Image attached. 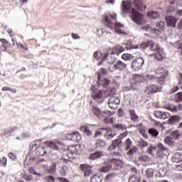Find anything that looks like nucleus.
<instances>
[{
  "mask_svg": "<svg viewBox=\"0 0 182 182\" xmlns=\"http://www.w3.org/2000/svg\"><path fill=\"white\" fill-rule=\"evenodd\" d=\"M121 7L124 14H132L131 18L136 25H144L146 23L144 16L136 11V9H132V4L128 0L122 1Z\"/></svg>",
  "mask_w": 182,
  "mask_h": 182,
  "instance_id": "f257e3e1",
  "label": "nucleus"
},
{
  "mask_svg": "<svg viewBox=\"0 0 182 182\" xmlns=\"http://www.w3.org/2000/svg\"><path fill=\"white\" fill-rule=\"evenodd\" d=\"M114 25V31L117 33V35H127V33L120 29V28L124 27V25H123L122 23L115 22Z\"/></svg>",
  "mask_w": 182,
  "mask_h": 182,
  "instance_id": "f8f14e48",
  "label": "nucleus"
},
{
  "mask_svg": "<svg viewBox=\"0 0 182 182\" xmlns=\"http://www.w3.org/2000/svg\"><path fill=\"white\" fill-rule=\"evenodd\" d=\"M164 156V152L163 151H157L156 152V154L154 157H156V159H163V156Z\"/></svg>",
  "mask_w": 182,
  "mask_h": 182,
  "instance_id": "8fccbe9b",
  "label": "nucleus"
},
{
  "mask_svg": "<svg viewBox=\"0 0 182 182\" xmlns=\"http://www.w3.org/2000/svg\"><path fill=\"white\" fill-rule=\"evenodd\" d=\"M112 115H107L106 117H103L101 120H104L105 123H109V124H113L114 123V118H109Z\"/></svg>",
  "mask_w": 182,
  "mask_h": 182,
  "instance_id": "c9c22d12",
  "label": "nucleus"
},
{
  "mask_svg": "<svg viewBox=\"0 0 182 182\" xmlns=\"http://www.w3.org/2000/svg\"><path fill=\"white\" fill-rule=\"evenodd\" d=\"M57 180H58V181H60V182H69L68 178H62V177H58Z\"/></svg>",
  "mask_w": 182,
  "mask_h": 182,
  "instance_id": "774afa93",
  "label": "nucleus"
},
{
  "mask_svg": "<svg viewBox=\"0 0 182 182\" xmlns=\"http://www.w3.org/2000/svg\"><path fill=\"white\" fill-rule=\"evenodd\" d=\"M130 117L133 122H137L139 117L136 114V112L134 110L132 109L129 110Z\"/></svg>",
  "mask_w": 182,
  "mask_h": 182,
  "instance_id": "ea45409f",
  "label": "nucleus"
},
{
  "mask_svg": "<svg viewBox=\"0 0 182 182\" xmlns=\"http://www.w3.org/2000/svg\"><path fill=\"white\" fill-rule=\"evenodd\" d=\"M105 97H109V96H113V95L116 94L115 88H109L106 91L104 92Z\"/></svg>",
  "mask_w": 182,
  "mask_h": 182,
  "instance_id": "bb28decb",
  "label": "nucleus"
},
{
  "mask_svg": "<svg viewBox=\"0 0 182 182\" xmlns=\"http://www.w3.org/2000/svg\"><path fill=\"white\" fill-rule=\"evenodd\" d=\"M109 85H110V80L107 78L100 80V78H98V85L97 86L92 85L91 88V90L93 91V92H92V99H94V100L102 99V97H103V91L100 90L97 91V87L98 86H102V87H107Z\"/></svg>",
  "mask_w": 182,
  "mask_h": 182,
  "instance_id": "7ed1b4c3",
  "label": "nucleus"
},
{
  "mask_svg": "<svg viewBox=\"0 0 182 182\" xmlns=\"http://www.w3.org/2000/svg\"><path fill=\"white\" fill-rule=\"evenodd\" d=\"M143 65H144V59L139 57L132 61L131 68L134 72H139V70H141Z\"/></svg>",
  "mask_w": 182,
  "mask_h": 182,
  "instance_id": "423d86ee",
  "label": "nucleus"
},
{
  "mask_svg": "<svg viewBox=\"0 0 182 182\" xmlns=\"http://www.w3.org/2000/svg\"><path fill=\"white\" fill-rule=\"evenodd\" d=\"M142 31H152L156 35H160V31L157 28L151 29V27L149 25H146L142 27Z\"/></svg>",
  "mask_w": 182,
  "mask_h": 182,
  "instance_id": "b1692460",
  "label": "nucleus"
},
{
  "mask_svg": "<svg viewBox=\"0 0 182 182\" xmlns=\"http://www.w3.org/2000/svg\"><path fill=\"white\" fill-rule=\"evenodd\" d=\"M101 130H105V132H107L105 134V137L107 139V140H112V139L116 136V134L112 133V132L107 131V129L102 128Z\"/></svg>",
  "mask_w": 182,
  "mask_h": 182,
  "instance_id": "5701e85b",
  "label": "nucleus"
},
{
  "mask_svg": "<svg viewBox=\"0 0 182 182\" xmlns=\"http://www.w3.org/2000/svg\"><path fill=\"white\" fill-rule=\"evenodd\" d=\"M148 133L154 139H156V137H159V131L154 128L149 129Z\"/></svg>",
  "mask_w": 182,
  "mask_h": 182,
  "instance_id": "4be33fe9",
  "label": "nucleus"
},
{
  "mask_svg": "<svg viewBox=\"0 0 182 182\" xmlns=\"http://www.w3.org/2000/svg\"><path fill=\"white\" fill-rule=\"evenodd\" d=\"M134 5L137 11H143L141 0H134Z\"/></svg>",
  "mask_w": 182,
  "mask_h": 182,
  "instance_id": "c85d7f7f",
  "label": "nucleus"
},
{
  "mask_svg": "<svg viewBox=\"0 0 182 182\" xmlns=\"http://www.w3.org/2000/svg\"><path fill=\"white\" fill-rule=\"evenodd\" d=\"M80 168L82 171H84L85 173L86 171H89L93 168V166L87 164H83L80 166Z\"/></svg>",
  "mask_w": 182,
  "mask_h": 182,
  "instance_id": "a878e982",
  "label": "nucleus"
},
{
  "mask_svg": "<svg viewBox=\"0 0 182 182\" xmlns=\"http://www.w3.org/2000/svg\"><path fill=\"white\" fill-rule=\"evenodd\" d=\"M165 144H168V146H174L175 142L173 141L172 136H166L164 139Z\"/></svg>",
  "mask_w": 182,
  "mask_h": 182,
  "instance_id": "f704fd0d",
  "label": "nucleus"
},
{
  "mask_svg": "<svg viewBox=\"0 0 182 182\" xmlns=\"http://www.w3.org/2000/svg\"><path fill=\"white\" fill-rule=\"evenodd\" d=\"M122 59L127 62V61L133 60V59H134V56L130 53H124L122 55Z\"/></svg>",
  "mask_w": 182,
  "mask_h": 182,
  "instance_id": "c756f323",
  "label": "nucleus"
},
{
  "mask_svg": "<svg viewBox=\"0 0 182 182\" xmlns=\"http://www.w3.org/2000/svg\"><path fill=\"white\" fill-rule=\"evenodd\" d=\"M147 153L154 157L156 156V146H149L147 149Z\"/></svg>",
  "mask_w": 182,
  "mask_h": 182,
  "instance_id": "a19ab883",
  "label": "nucleus"
},
{
  "mask_svg": "<svg viewBox=\"0 0 182 182\" xmlns=\"http://www.w3.org/2000/svg\"><path fill=\"white\" fill-rule=\"evenodd\" d=\"M136 153H137V148L136 146H133L129 150L127 154L128 156H133V154H136Z\"/></svg>",
  "mask_w": 182,
  "mask_h": 182,
  "instance_id": "c03bdc74",
  "label": "nucleus"
},
{
  "mask_svg": "<svg viewBox=\"0 0 182 182\" xmlns=\"http://www.w3.org/2000/svg\"><path fill=\"white\" fill-rule=\"evenodd\" d=\"M139 161H149L150 158L146 155H142L138 158Z\"/></svg>",
  "mask_w": 182,
  "mask_h": 182,
  "instance_id": "3c124183",
  "label": "nucleus"
},
{
  "mask_svg": "<svg viewBox=\"0 0 182 182\" xmlns=\"http://www.w3.org/2000/svg\"><path fill=\"white\" fill-rule=\"evenodd\" d=\"M125 150H129L133 146V141L129 138L127 139L124 141Z\"/></svg>",
  "mask_w": 182,
  "mask_h": 182,
  "instance_id": "4c0bfd02",
  "label": "nucleus"
},
{
  "mask_svg": "<svg viewBox=\"0 0 182 182\" xmlns=\"http://www.w3.org/2000/svg\"><path fill=\"white\" fill-rule=\"evenodd\" d=\"M46 182H55V177L53 176H48L45 178Z\"/></svg>",
  "mask_w": 182,
  "mask_h": 182,
  "instance_id": "4d7b16f0",
  "label": "nucleus"
},
{
  "mask_svg": "<svg viewBox=\"0 0 182 182\" xmlns=\"http://www.w3.org/2000/svg\"><path fill=\"white\" fill-rule=\"evenodd\" d=\"M94 58L96 59V60H99L100 58H102V52L100 50H97L94 53Z\"/></svg>",
  "mask_w": 182,
  "mask_h": 182,
  "instance_id": "864d4df0",
  "label": "nucleus"
},
{
  "mask_svg": "<svg viewBox=\"0 0 182 182\" xmlns=\"http://www.w3.org/2000/svg\"><path fill=\"white\" fill-rule=\"evenodd\" d=\"M6 157H3L2 159H0V164L5 167L6 166Z\"/></svg>",
  "mask_w": 182,
  "mask_h": 182,
  "instance_id": "0e129e2a",
  "label": "nucleus"
},
{
  "mask_svg": "<svg viewBox=\"0 0 182 182\" xmlns=\"http://www.w3.org/2000/svg\"><path fill=\"white\" fill-rule=\"evenodd\" d=\"M110 109H116L118 105H120V100L117 97L112 96L109 98L108 102Z\"/></svg>",
  "mask_w": 182,
  "mask_h": 182,
  "instance_id": "0eeeda50",
  "label": "nucleus"
},
{
  "mask_svg": "<svg viewBox=\"0 0 182 182\" xmlns=\"http://www.w3.org/2000/svg\"><path fill=\"white\" fill-rule=\"evenodd\" d=\"M109 16L111 19H113V21H116V19H117V14H116L114 11L110 12Z\"/></svg>",
  "mask_w": 182,
  "mask_h": 182,
  "instance_id": "13d9d810",
  "label": "nucleus"
},
{
  "mask_svg": "<svg viewBox=\"0 0 182 182\" xmlns=\"http://www.w3.org/2000/svg\"><path fill=\"white\" fill-rule=\"evenodd\" d=\"M146 177H153V176H154V173H153V171L151 169H148L146 171Z\"/></svg>",
  "mask_w": 182,
  "mask_h": 182,
  "instance_id": "052dcab7",
  "label": "nucleus"
},
{
  "mask_svg": "<svg viewBox=\"0 0 182 182\" xmlns=\"http://www.w3.org/2000/svg\"><path fill=\"white\" fill-rule=\"evenodd\" d=\"M161 90V87H159L155 85H149L145 88V93L150 95L151 93H157Z\"/></svg>",
  "mask_w": 182,
  "mask_h": 182,
  "instance_id": "6e6552de",
  "label": "nucleus"
},
{
  "mask_svg": "<svg viewBox=\"0 0 182 182\" xmlns=\"http://www.w3.org/2000/svg\"><path fill=\"white\" fill-rule=\"evenodd\" d=\"M52 150H59V146L56 145V143L50 141L48 146L37 147L35 152L36 156H48V154L52 153Z\"/></svg>",
  "mask_w": 182,
  "mask_h": 182,
  "instance_id": "20e7f679",
  "label": "nucleus"
},
{
  "mask_svg": "<svg viewBox=\"0 0 182 182\" xmlns=\"http://www.w3.org/2000/svg\"><path fill=\"white\" fill-rule=\"evenodd\" d=\"M91 110L93 114L100 120H102L103 117H106L107 116H112L113 114V112L108 110L102 112V109L96 106H93Z\"/></svg>",
  "mask_w": 182,
  "mask_h": 182,
  "instance_id": "39448f33",
  "label": "nucleus"
},
{
  "mask_svg": "<svg viewBox=\"0 0 182 182\" xmlns=\"http://www.w3.org/2000/svg\"><path fill=\"white\" fill-rule=\"evenodd\" d=\"M129 182H140V177L134 175L129 178Z\"/></svg>",
  "mask_w": 182,
  "mask_h": 182,
  "instance_id": "49530a36",
  "label": "nucleus"
},
{
  "mask_svg": "<svg viewBox=\"0 0 182 182\" xmlns=\"http://www.w3.org/2000/svg\"><path fill=\"white\" fill-rule=\"evenodd\" d=\"M165 19L168 26H171V28H176V25L178 19L172 16H166Z\"/></svg>",
  "mask_w": 182,
  "mask_h": 182,
  "instance_id": "1a4fd4ad",
  "label": "nucleus"
},
{
  "mask_svg": "<svg viewBox=\"0 0 182 182\" xmlns=\"http://www.w3.org/2000/svg\"><path fill=\"white\" fill-rule=\"evenodd\" d=\"M114 127L117 130H126V129H127V126L123 124H115Z\"/></svg>",
  "mask_w": 182,
  "mask_h": 182,
  "instance_id": "79ce46f5",
  "label": "nucleus"
},
{
  "mask_svg": "<svg viewBox=\"0 0 182 182\" xmlns=\"http://www.w3.org/2000/svg\"><path fill=\"white\" fill-rule=\"evenodd\" d=\"M117 174L115 173H112L105 176V182H112L116 178Z\"/></svg>",
  "mask_w": 182,
  "mask_h": 182,
  "instance_id": "7c9ffc66",
  "label": "nucleus"
},
{
  "mask_svg": "<svg viewBox=\"0 0 182 182\" xmlns=\"http://www.w3.org/2000/svg\"><path fill=\"white\" fill-rule=\"evenodd\" d=\"M178 89H179L178 86H175L172 87L170 90L171 95H173V93H176V92H177Z\"/></svg>",
  "mask_w": 182,
  "mask_h": 182,
  "instance_id": "338daca9",
  "label": "nucleus"
},
{
  "mask_svg": "<svg viewBox=\"0 0 182 182\" xmlns=\"http://www.w3.org/2000/svg\"><path fill=\"white\" fill-rule=\"evenodd\" d=\"M146 78L147 80H151L153 79H158V82L159 83H160V85H163L164 83V76H161V77H157L156 75H153L151 74H147L146 75Z\"/></svg>",
  "mask_w": 182,
  "mask_h": 182,
  "instance_id": "4468645a",
  "label": "nucleus"
},
{
  "mask_svg": "<svg viewBox=\"0 0 182 182\" xmlns=\"http://www.w3.org/2000/svg\"><path fill=\"white\" fill-rule=\"evenodd\" d=\"M157 149H158L159 151H163V152H164V151H166V152L168 151V149H167V147L163 146V144H161V143H159V144H157Z\"/></svg>",
  "mask_w": 182,
  "mask_h": 182,
  "instance_id": "a18cd8bd",
  "label": "nucleus"
},
{
  "mask_svg": "<svg viewBox=\"0 0 182 182\" xmlns=\"http://www.w3.org/2000/svg\"><path fill=\"white\" fill-rule=\"evenodd\" d=\"M23 178L26 181H32V175L24 174Z\"/></svg>",
  "mask_w": 182,
  "mask_h": 182,
  "instance_id": "e2e57ef3",
  "label": "nucleus"
},
{
  "mask_svg": "<svg viewBox=\"0 0 182 182\" xmlns=\"http://www.w3.org/2000/svg\"><path fill=\"white\" fill-rule=\"evenodd\" d=\"M106 60L109 65H113L117 60V58L114 57V54H108L106 55Z\"/></svg>",
  "mask_w": 182,
  "mask_h": 182,
  "instance_id": "aec40b11",
  "label": "nucleus"
},
{
  "mask_svg": "<svg viewBox=\"0 0 182 182\" xmlns=\"http://www.w3.org/2000/svg\"><path fill=\"white\" fill-rule=\"evenodd\" d=\"M164 21H159L156 23V28H159V29L163 30L164 29Z\"/></svg>",
  "mask_w": 182,
  "mask_h": 182,
  "instance_id": "6e6d98bb",
  "label": "nucleus"
},
{
  "mask_svg": "<svg viewBox=\"0 0 182 182\" xmlns=\"http://www.w3.org/2000/svg\"><path fill=\"white\" fill-rule=\"evenodd\" d=\"M173 161L174 163H180L182 161V152H176L173 154Z\"/></svg>",
  "mask_w": 182,
  "mask_h": 182,
  "instance_id": "412c9836",
  "label": "nucleus"
},
{
  "mask_svg": "<svg viewBox=\"0 0 182 182\" xmlns=\"http://www.w3.org/2000/svg\"><path fill=\"white\" fill-rule=\"evenodd\" d=\"M8 157L10 158L11 160H16V155L12 152L9 153Z\"/></svg>",
  "mask_w": 182,
  "mask_h": 182,
  "instance_id": "69168bd1",
  "label": "nucleus"
},
{
  "mask_svg": "<svg viewBox=\"0 0 182 182\" xmlns=\"http://www.w3.org/2000/svg\"><path fill=\"white\" fill-rule=\"evenodd\" d=\"M16 129H17L16 127L8 128L7 129H6L4 131V135L5 136H11V134H12V133H14V132H15Z\"/></svg>",
  "mask_w": 182,
  "mask_h": 182,
  "instance_id": "58836bf2",
  "label": "nucleus"
},
{
  "mask_svg": "<svg viewBox=\"0 0 182 182\" xmlns=\"http://www.w3.org/2000/svg\"><path fill=\"white\" fill-rule=\"evenodd\" d=\"M114 68L117 70H124V69L127 68V65H126V63H123L122 61L119 60L116 64L114 65Z\"/></svg>",
  "mask_w": 182,
  "mask_h": 182,
  "instance_id": "f3484780",
  "label": "nucleus"
},
{
  "mask_svg": "<svg viewBox=\"0 0 182 182\" xmlns=\"http://www.w3.org/2000/svg\"><path fill=\"white\" fill-rule=\"evenodd\" d=\"M105 156V153L103 151H96L93 154H91L89 156L90 160H97V159H101Z\"/></svg>",
  "mask_w": 182,
  "mask_h": 182,
  "instance_id": "dca6fc26",
  "label": "nucleus"
},
{
  "mask_svg": "<svg viewBox=\"0 0 182 182\" xmlns=\"http://www.w3.org/2000/svg\"><path fill=\"white\" fill-rule=\"evenodd\" d=\"M105 21L107 22V28H109V29H113V25H112V20H110V17L109 16H105Z\"/></svg>",
  "mask_w": 182,
  "mask_h": 182,
  "instance_id": "37998d69",
  "label": "nucleus"
},
{
  "mask_svg": "<svg viewBox=\"0 0 182 182\" xmlns=\"http://www.w3.org/2000/svg\"><path fill=\"white\" fill-rule=\"evenodd\" d=\"M139 48L141 49H146V48H150L151 50L153 52H155V58L157 59L159 62H161L164 58H166V54L164 53V51L161 46L159 44H156L154 46V42L152 41H149L148 42L142 43L139 45Z\"/></svg>",
  "mask_w": 182,
  "mask_h": 182,
  "instance_id": "f03ea898",
  "label": "nucleus"
},
{
  "mask_svg": "<svg viewBox=\"0 0 182 182\" xmlns=\"http://www.w3.org/2000/svg\"><path fill=\"white\" fill-rule=\"evenodd\" d=\"M166 173H167L166 168H161L159 169V175L160 177H164L166 176Z\"/></svg>",
  "mask_w": 182,
  "mask_h": 182,
  "instance_id": "de8ad7c7",
  "label": "nucleus"
},
{
  "mask_svg": "<svg viewBox=\"0 0 182 182\" xmlns=\"http://www.w3.org/2000/svg\"><path fill=\"white\" fill-rule=\"evenodd\" d=\"M175 100L176 102H182V92H179L175 95Z\"/></svg>",
  "mask_w": 182,
  "mask_h": 182,
  "instance_id": "09e8293b",
  "label": "nucleus"
},
{
  "mask_svg": "<svg viewBox=\"0 0 182 182\" xmlns=\"http://www.w3.org/2000/svg\"><path fill=\"white\" fill-rule=\"evenodd\" d=\"M108 33H110L106 31V30L105 28L97 29V35L100 38H101L102 36H106V35H107Z\"/></svg>",
  "mask_w": 182,
  "mask_h": 182,
  "instance_id": "2f4dec72",
  "label": "nucleus"
},
{
  "mask_svg": "<svg viewBox=\"0 0 182 182\" xmlns=\"http://www.w3.org/2000/svg\"><path fill=\"white\" fill-rule=\"evenodd\" d=\"M132 80H134V82H136V83H139V82H141V76L134 75L132 76Z\"/></svg>",
  "mask_w": 182,
  "mask_h": 182,
  "instance_id": "603ef678",
  "label": "nucleus"
},
{
  "mask_svg": "<svg viewBox=\"0 0 182 182\" xmlns=\"http://www.w3.org/2000/svg\"><path fill=\"white\" fill-rule=\"evenodd\" d=\"M178 122H180V116L173 115L171 116L168 120V124H171V126H173V124H176V123Z\"/></svg>",
  "mask_w": 182,
  "mask_h": 182,
  "instance_id": "a211bd4d",
  "label": "nucleus"
},
{
  "mask_svg": "<svg viewBox=\"0 0 182 182\" xmlns=\"http://www.w3.org/2000/svg\"><path fill=\"white\" fill-rule=\"evenodd\" d=\"M111 168H112L110 164H107L102 166L100 169V171H101V173H108V171H110Z\"/></svg>",
  "mask_w": 182,
  "mask_h": 182,
  "instance_id": "72a5a7b5",
  "label": "nucleus"
},
{
  "mask_svg": "<svg viewBox=\"0 0 182 182\" xmlns=\"http://www.w3.org/2000/svg\"><path fill=\"white\" fill-rule=\"evenodd\" d=\"M102 180H103V178H102V176H100V175L94 174L91 177L90 182H102Z\"/></svg>",
  "mask_w": 182,
  "mask_h": 182,
  "instance_id": "473e14b6",
  "label": "nucleus"
},
{
  "mask_svg": "<svg viewBox=\"0 0 182 182\" xmlns=\"http://www.w3.org/2000/svg\"><path fill=\"white\" fill-rule=\"evenodd\" d=\"M139 146L141 147H147V146H149V143L143 139H141L140 141H139Z\"/></svg>",
  "mask_w": 182,
  "mask_h": 182,
  "instance_id": "bf43d9fd",
  "label": "nucleus"
},
{
  "mask_svg": "<svg viewBox=\"0 0 182 182\" xmlns=\"http://www.w3.org/2000/svg\"><path fill=\"white\" fill-rule=\"evenodd\" d=\"M107 73V71H106L105 69L101 68L100 71L98 72V79H100L103 75H106Z\"/></svg>",
  "mask_w": 182,
  "mask_h": 182,
  "instance_id": "5fc2aeb1",
  "label": "nucleus"
},
{
  "mask_svg": "<svg viewBox=\"0 0 182 182\" xmlns=\"http://www.w3.org/2000/svg\"><path fill=\"white\" fill-rule=\"evenodd\" d=\"M148 18L150 19H159L160 18V13L154 11H151L147 14Z\"/></svg>",
  "mask_w": 182,
  "mask_h": 182,
  "instance_id": "6ab92c4d",
  "label": "nucleus"
},
{
  "mask_svg": "<svg viewBox=\"0 0 182 182\" xmlns=\"http://www.w3.org/2000/svg\"><path fill=\"white\" fill-rule=\"evenodd\" d=\"M111 166L112 170H120L123 167V161L119 159H112L111 161Z\"/></svg>",
  "mask_w": 182,
  "mask_h": 182,
  "instance_id": "9b49d317",
  "label": "nucleus"
},
{
  "mask_svg": "<svg viewBox=\"0 0 182 182\" xmlns=\"http://www.w3.org/2000/svg\"><path fill=\"white\" fill-rule=\"evenodd\" d=\"M106 145L107 144L103 139H97L95 143L96 149H103Z\"/></svg>",
  "mask_w": 182,
  "mask_h": 182,
  "instance_id": "393cba45",
  "label": "nucleus"
},
{
  "mask_svg": "<svg viewBox=\"0 0 182 182\" xmlns=\"http://www.w3.org/2000/svg\"><path fill=\"white\" fill-rule=\"evenodd\" d=\"M163 72H164V68L163 67H159L156 70L155 73H156V75H161Z\"/></svg>",
  "mask_w": 182,
  "mask_h": 182,
  "instance_id": "680f3d73",
  "label": "nucleus"
},
{
  "mask_svg": "<svg viewBox=\"0 0 182 182\" xmlns=\"http://www.w3.org/2000/svg\"><path fill=\"white\" fill-rule=\"evenodd\" d=\"M122 45L126 46L127 50H130V49H139V46H135L134 47L132 46V42L130 41H124Z\"/></svg>",
  "mask_w": 182,
  "mask_h": 182,
  "instance_id": "cd10ccee",
  "label": "nucleus"
},
{
  "mask_svg": "<svg viewBox=\"0 0 182 182\" xmlns=\"http://www.w3.org/2000/svg\"><path fill=\"white\" fill-rule=\"evenodd\" d=\"M181 136V134H180V132L177 130L172 132L171 135V136L172 137V139H173V140H178Z\"/></svg>",
  "mask_w": 182,
  "mask_h": 182,
  "instance_id": "e433bc0d",
  "label": "nucleus"
},
{
  "mask_svg": "<svg viewBox=\"0 0 182 182\" xmlns=\"http://www.w3.org/2000/svg\"><path fill=\"white\" fill-rule=\"evenodd\" d=\"M122 141L119 139L112 141V144H111V146L108 147V150L109 151H112V150H116L117 147H120V145L122 144Z\"/></svg>",
  "mask_w": 182,
  "mask_h": 182,
  "instance_id": "2eb2a0df",
  "label": "nucleus"
},
{
  "mask_svg": "<svg viewBox=\"0 0 182 182\" xmlns=\"http://www.w3.org/2000/svg\"><path fill=\"white\" fill-rule=\"evenodd\" d=\"M154 116L157 119L166 120V119H168V117H170V114L168 112H166L156 111L154 112Z\"/></svg>",
  "mask_w": 182,
  "mask_h": 182,
  "instance_id": "ddd939ff",
  "label": "nucleus"
},
{
  "mask_svg": "<svg viewBox=\"0 0 182 182\" xmlns=\"http://www.w3.org/2000/svg\"><path fill=\"white\" fill-rule=\"evenodd\" d=\"M68 140H72L73 141H76L77 143L82 140V135L77 132L70 134L67 137Z\"/></svg>",
  "mask_w": 182,
  "mask_h": 182,
  "instance_id": "9d476101",
  "label": "nucleus"
}]
</instances>
